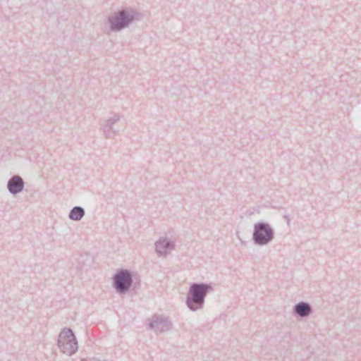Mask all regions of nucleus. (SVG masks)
<instances>
[{
  "instance_id": "obj_2",
  "label": "nucleus",
  "mask_w": 361,
  "mask_h": 361,
  "mask_svg": "<svg viewBox=\"0 0 361 361\" xmlns=\"http://www.w3.org/2000/svg\"><path fill=\"white\" fill-rule=\"evenodd\" d=\"M138 19L137 11L124 8L113 13L108 18L109 29L111 32H120Z\"/></svg>"
},
{
  "instance_id": "obj_8",
  "label": "nucleus",
  "mask_w": 361,
  "mask_h": 361,
  "mask_svg": "<svg viewBox=\"0 0 361 361\" xmlns=\"http://www.w3.org/2000/svg\"><path fill=\"white\" fill-rule=\"evenodd\" d=\"M158 257H166L175 249V241L166 237H160L154 243Z\"/></svg>"
},
{
  "instance_id": "obj_1",
  "label": "nucleus",
  "mask_w": 361,
  "mask_h": 361,
  "mask_svg": "<svg viewBox=\"0 0 361 361\" xmlns=\"http://www.w3.org/2000/svg\"><path fill=\"white\" fill-rule=\"evenodd\" d=\"M211 283H193L190 287L186 295V305L191 311H197L203 307L207 294L212 291Z\"/></svg>"
},
{
  "instance_id": "obj_9",
  "label": "nucleus",
  "mask_w": 361,
  "mask_h": 361,
  "mask_svg": "<svg viewBox=\"0 0 361 361\" xmlns=\"http://www.w3.org/2000/svg\"><path fill=\"white\" fill-rule=\"evenodd\" d=\"M25 187V182L19 175L13 176L7 182V188L11 195L21 192Z\"/></svg>"
},
{
  "instance_id": "obj_12",
  "label": "nucleus",
  "mask_w": 361,
  "mask_h": 361,
  "mask_svg": "<svg viewBox=\"0 0 361 361\" xmlns=\"http://www.w3.org/2000/svg\"><path fill=\"white\" fill-rule=\"evenodd\" d=\"M80 361H106V360H100L96 357H85L82 358Z\"/></svg>"
},
{
  "instance_id": "obj_4",
  "label": "nucleus",
  "mask_w": 361,
  "mask_h": 361,
  "mask_svg": "<svg viewBox=\"0 0 361 361\" xmlns=\"http://www.w3.org/2000/svg\"><path fill=\"white\" fill-rule=\"evenodd\" d=\"M58 345L61 351L67 355H74L78 349V341L73 331L70 328H64L59 335Z\"/></svg>"
},
{
  "instance_id": "obj_7",
  "label": "nucleus",
  "mask_w": 361,
  "mask_h": 361,
  "mask_svg": "<svg viewBox=\"0 0 361 361\" xmlns=\"http://www.w3.org/2000/svg\"><path fill=\"white\" fill-rule=\"evenodd\" d=\"M120 120L121 116L115 114L112 117H110L102 124L104 135L106 138H111L118 134L121 130L118 126Z\"/></svg>"
},
{
  "instance_id": "obj_10",
  "label": "nucleus",
  "mask_w": 361,
  "mask_h": 361,
  "mask_svg": "<svg viewBox=\"0 0 361 361\" xmlns=\"http://www.w3.org/2000/svg\"><path fill=\"white\" fill-rule=\"evenodd\" d=\"M312 312V307L307 302H300L295 304L293 309V314L300 318L309 317Z\"/></svg>"
},
{
  "instance_id": "obj_5",
  "label": "nucleus",
  "mask_w": 361,
  "mask_h": 361,
  "mask_svg": "<svg viewBox=\"0 0 361 361\" xmlns=\"http://www.w3.org/2000/svg\"><path fill=\"white\" fill-rule=\"evenodd\" d=\"M113 280L114 287L119 294L128 293L133 281L131 271L124 269L118 270L114 275Z\"/></svg>"
},
{
  "instance_id": "obj_3",
  "label": "nucleus",
  "mask_w": 361,
  "mask_h": 361,
  "mask_svg": "<svg viewBox=\"0 0 361 361\" xmlns=\"http://www.w3.org/2000/svg\"><path fill=\"white\" fill-rule=\"evenodd\" d=\"M274 229L267 222L259 221L254 224L252 238L259 246L269 244L274 239Z\"/></svg>"
},
{
  "instance_id": "obj_11",
  "label": "nucleus",
  "mask_w": 361,
  "mask_h": 361,
  "mask_svg": "<svg viewBox=\"0 0 361 361\" xmlns=\"http://www.w3.org/2000/svg\"><path fill=\"white\" fill-rule=\"evenodd\" d=\"M85 214V211L83 207L80 206H75L71 209L68 214V218L71 220L79 221L84 217Z\"/></svg>"
},
{
  "instance_id": "obj_6",
  "label": "nucleus",
  "mask_w": 361,
  "mask_h": 361,
  "mask_svg": "<svg viewBox=\"0 0 361 361\" xmlns=\"http://www.w3.org/2000/svg\"><path fill=\"white\" fill-rule=\"evenodd\" d=\"M149 326L157 334L169 331L172 326L171 322L166 317L154 315L149 320Z\"/></svg>"
}]
</instances>
